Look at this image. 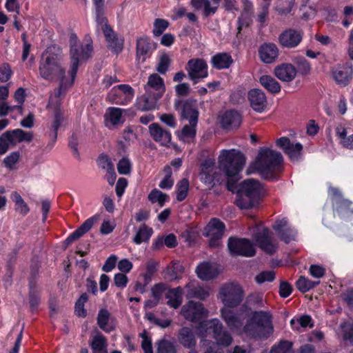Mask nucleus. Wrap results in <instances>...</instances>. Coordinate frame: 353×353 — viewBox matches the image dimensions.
Returning a JSON list of instances; mask_svg holds the SVG:
<instances>
[{"mask_svg": "<svg viewBox=\"0 0 353 353\" xmlns=\"http://www.w3.org/2000/svg\"><path fill=\"white\" fill-rule=\"evenodd\" d=\"M123 110L119 108H109L106 113L107 121L113 125L123 123Z\"/></svg>", "mask_w": 353, "mask_h": 353, "instance_id": "nucleus-42", "label": "nucleus"}, {"mask_svg": "<svg viewBox=\"0 0 353 353\" xmlns=\"http://www.w3.org/2000/svg\"><path fill=\"white\" fill-rule=\"evenodd\" d=\"M161 97V96L154 95V93L149 94L148 92L145 91V93L137 99V108L143 111L154 109Z\"/></svg>", "mask_w": 353, "mask_h": 353, "instance_id": "nucleus-30", "label": "nucleus"}, {"mask_svg": "<svg viewBox=\"0 0 353 353\" xmlns=\"http://www.w3.org/2000/svg\"><path fill=\"white\" fill-rule=\"evenodd\" d=\"M290 324L293 329L296 330H300L301 328H305L307 327H313L312 319L309 315L301 316L296 319H292L290 321Z\"/></svg>", "mask_w": 353, "mask_h": 353, "instance_id": "nucleus-45", "label": "nucleus"}, {"mask_svg": "<svg viewBox=\"0 0 353 353\" xmlns=\"http://www.w3.org/2000/svg\"><path fill=\"white\" fill-rule=\"evenodd\" d=\"M270 353H292V343L285 341L272 347Z\"/></svg>", "mask_w": 353, "mask_h": 353, "instance_id": "nucleus-54", "label": "nucleus"}, {"mask_svg": "<svg viewBox=\"0 0 353 353\" xmlns=\"http://www.w3.org/2000/svg\"><path fill=\"white\" fill-rule=\"evenodd\" d=\"M91 347L94 352L107 353V342L105 336L101 334H97L93 338Z\"/></svg>", "mask_w": 353, "mask_h": 353, "instance_id": "nucleus-46", "label": "nucleus"}, {"mask_svg": "<svg viewBox=\"0 0 353 353\" xmlns=\"http://www.w3.org/2000/svg\"><path fill=\"white\" fill-rule=\"evenodd\" d=\"M140 336L142 338L141 347L143 350V353H153L152 341L147 332L144 331L140 334Z\"/></svg>", "mask_w": 353, "mask_h": 353, "instance_id": "nucleus-59", "label": "nucleus"}, {"mask_svg": "<svg viewBox=\"0 0 353 353\" xmlns=\"http://www.w3.org/2000/svg\"><path fill=\"white\" fill-rule=\"evenodd\" d=\"M181 313L186 320L198 322L207 316L208 312L202 303L190 301L182 307Z\"/></svg>", "mask_w": 353, "mask_h": 353, "instance_id": "nucleus-12", "label": "nucleus"}, {"mask_svg": "<svg viewBox=\"0 0 353 353\" xmlns=\"http://www.w3.org/2000/svg\"><path fill=\"white\" fill-rule=\"evenodd\" d=\"M12 71L8 63H3L0 66V81L7 82L12 77Z\"/></svg>", "mask_w": 353, "mask_h": 353, "instance_id": "nucleus-61", "label": "nucleus"}, {"mask_svg": "<svg viewBox=\"0 0 353 353\" xmlns=\"http://www.w3.org/2000/svg\"><path fill=\"white\" fill-rule=\"evenodd\" d=\"M273 228L279 234L280 239L285 243H288L294 239L296 232L288 226L287 219L277 221Z\"/></svg>", "mask_w": 353, "mask_h": 353, "instance_id": "nucleus-25", "label": "nucleus"}, {"mask_svg": "<svg viewBox=\"0 0 353 353\" xmlns=\"http://www.w3.org/2000/svg\"><path fill=\"white\" fill-rule=\"evenodd\" d=\"M245 163L243 154L239 150H223L219 157V163L226 175L229 177H236L242 170Z\"/></svg>", "mask_w": 353, "mask_h": 353, "instance_id": "nucleus-6", "label": "nucleus"}, {"mask_svg": "<svg viewBox=\"0 0 353 353\" xmlns=\"http://www.w3.org/2000/svg\"><path fill=\"white\" fill-rule=\"evenodd\" d=\"M352 203L347 199H342L336 201V208L339 212H350L353 213Z\"/></svg>", "mask_w": 353, "mask_h": 353, "instance_id": "nucleus-62", "label": "nucleus"}, {"mask_svg": "<svg viewBox=\"0 0 353 353\" xmlns=\"http://www.w3.org/2000/svg\"><path fill=\"white\" fill-rule=\"evenodd\" d=\"M11 199L14 203V209L17 212L22 215H26L29 212L30 208L18 192H14L11 194Z\"/></svg>", "mask_w": 353, "mask_h": 353, "instance_id": "nucleus-41", "label": "nucleus"}, {"mask_svg": "<svg viewBox=\"0 0 353 353\" xmlns=\"http://www.w3.org/2000/svg\"><path fill=\"white\" fill-rule=\"evenodd\" d=\"M182 294L183 289L181 287L168 290L165 294L168 299L167 304L174 309L178 308L182 303Z\"/></svg>", "mask_w": 353, "mask_h": 353, "instance_id": "nucleus-35", "label": "nucleus"}, {"mask_svg": "<svg viewBox=\"0 0 353 353\" xmlns=\"http://www.w3.org/2000/svg\"><path fill=\"white\" fill-rule=\"evenodd\" d=\"M60 97L59 99L54 101L52 104L49 102V108L52 109L53 112V119L51 124V128L52 130V137H53L54 141L57 139V130L61 124L64 121V117L63 115L62 110L59 108Z\"/></svg>", "mask_w": 353, "mask_h": 353, "instance_id": "nucleus-24", "label": "nucleus"}, {"mask_svg": "<svg viewBox=\"0 0 353 353\" xmlns=\"http://www.w3.org/2000/svg\"><path fill=\"white\" fill-rule=\"evenodd\" d=\"M97 165L100 168L105 170L106 172L110 170V168H114L113 164L106 155H101L98 158Z\"/></svg>", "mask_w": 353, "mask_h": 353, "instance_id": "nucleus-63", "label": "nucleus"}, {"mask_svg": "<svg viewBox=\"0 0 353 353\" xmlns=\"http://www.w3.org/2000/svg\"><path fill=\"white\" fill-rule=\"evenodd\" d=\"M228 246L232 255L250 257L256 252L252 243L245 239L230 238Z\"/></svg>", "mask_w": 353, "mask_h": 353, "instance_id": "nucleus-10", "label": "nucleus"}, {"mask_svg": "<svg viewBox=\"0 0 353 353\" xmlns=\"http://www.w3.org/2000/svg\"><path fill=\"white\" fill-rule=\"evenodd\" d=\"M99 215H94L85 221L79 228H78L75 231H74L65 239V244L67 245L71 244L73 241L77 240L84 234L88 232L92 228L94 223L99 220Z\"/></svg>", "mask_w": 353, "mask_h": 353, "instance_id": "nucleus-26", "label": "nucleus"}, {"mask_svg": "<svg viewBox=\"0 0 353 353\" xmlns=\"http://www.w3.org/2000/svg\"><path fill=\"white\" fill-rule=\"evenodd\" d=\"M168 196L161 191L154 189L148 195V199L152 203H158L160 206H163L168 201Z\"/></svg>", "mask_w": 353, "mask_h": 353, "instance_id": "nucleus-49", "label": "nucleus"}, {"mask_svg": "<svg viewBox=\"0 0 353 353\" xmlns=\"http://www.w3.org/2000/svg\"><path fill=\"white\" fill-rule=\"evenodd\" d=\"M208 69L206 61L199 58L190 59L185 66L188 77L194 84L208 77Z\"/></svg>", "mask_w": 353, "mask_h": 353, "instance_id": "nucleus-9", "label": "nucleus"}, {"mask_svg": "<svg viewBox=\"0 0 353 353\" xmlns=\"http://www.w3.org/2000/svg\"><path fill=\"white\" fill-rule=\"evenodd\" d=\"M276 144L283 150L292 161L297 162L301 159L303 150L301 143H293L288 137H282L276 141Z\"/></svg>", "mask_w": 353, "mask_h": 353, "instance_id": "nucleus-15", "label": "nucleus"}, {"mask_svg": "<svg viewBox=\"0 0 353 353\" xmlns=\"http://www.w3.org/2000/svg\"><path fill=\"white\" fill-rule=\"evenodd\" d=\"M170 63L171 59L169 54L165 52H162L159 55L156 70L159 73L164 74L168 70Z\"/></svg>", "mask_w": 353, "mask_h": 353, "instance_id": "nucleus-43", "label": "nucleus"}, {"mask_svg": "<svg viewBox=\"0 0 353 353\" xmlns=\"http://www.w3.org/2000/svg\"><path fill=\"white\" fill-rule=\"evenodd\" d=\"M257 245L268 254H272L277 248L273 239V234L268 228H263L255 236Z\"/></svg>", "mask_w": 353, "mask_h": 353, "instance_id": "nucleus-17", "label": "nucleus"}, {"mask_svg": "<svg viewBox=\"0 0 353 353\" xmlns=\"http://www.w3.org/2000/svg\"><path fill=\"white\" fill-rule=\"evenodd\" d=\"M188 299L205 300L209 296V288L200 286L196 281H190L185 285Z\"/></svg>", "mask_w": 353, "mask_h": 353, "instance_id": "nucleus-27", "label": "nucleus"}, {"mask_svg": "<svg viewBox=\"0 0 353 353\" xmlns=\"http://www.w3.org/2000/svg\"><path fill=\"white\" fill-rule=\"evenodd\" d=\"M9 138L10 143L12 146L16 145L21 142H30L33 139V134L32 132H26L21 129H16L12 131H8L6 132Z\"/></svg>", "mask_w": 353, "mask_h": 353, "instance_id": "nucleus-33", "label": "nucleus"}, {"mask_svg": "<svg viewBox=\"0 0 353 353\" xmlns=\"http://www.w3.org/2000/svg\"><path fill=\"white\" fill-rule=\"evenodd\" d=\"M178 341L183 346L188 348L194 347L196 343L192 329L187 327H183L179 330Z\"/></svg>", "mask_w": 353, "mask_h": 353, "instance_id": "nucleus-36", "label": "nucleus"}, {"mask_svg": "<svg viewBox=\"0 0 353 353\" xmlns=\"http://www.w3.org/2000/svg\"><path fill=\"white\" fill-rule=\"evenodd\" d=\"M97 324L105 332H110L115 328L110 317V313L106 309L99 310L97 316Z\"/></svg>", "mask_w": 353, "mask_h": 353, "instance_id": "nucleus-37", "label": "nucleus"}, {"mask_svg": "<svg viewBox=\"0 0 353 353\" xmlns=\"http://www.w3.org/2000/svg\"><path fill=\"white\" fill-rule=\"evenodd\" d=\"M319 284V281H312L305 276H301L296 282L297 289L301 292H306Z\"/></svg>", "mask_w": 353, "mask_h": 353, "instance_id": "nucleus-47", "label": "nucleus"}, {"mask_svg": "<svg viewBox=\"0 0 353 353\" xmlns=\"http://www.w3.org/2000/svg\"><path fill=\"white\" fill-rule=\"evenodd\" d=\"M214 161L210 159L205 160L201 166V180L207 185H211L214 181Z\"/></svg>", "mask_w": 353, "mask_h": 353, "instance_id": "nucleus-31", "label": "nucleus"}, {"mask_svg": "<svg viewBox=\"0 0 353 353\" xmlns=\"http://www.w3.org/2000/svg\"><path fill=\"white\" fill-rule=\"evenodd\" d=\"M232 62V57L228 53H219L212 58L213 67L219 70L228 68Z\"/></svg>", "mask_w": 353, "mask_h": 353, "instance_id": "nucleus-38", "label": "nucleus"}, {"mask_svg": "<svg viewBox=\"0 0 353 353\" xmlns=\"http://www.w3.org/2000/svg\"><path fill=\"white\" fill-rule=\"evenodd\" d=\"M170 23L164 19L157 18L153 23L152 33L154 37H159L168 28Z\"/></svg>", "mask_w": 353, "mask_h": 353, "instance_id": "nucleus-50", "label": "nucleus"}, {"mask_svg": "<svg viewBox=\"0 0 353 353\" xmlns=\"http://www.w3.org/2000/svg\"><path fill=\"white\" fill-rule=\"evenodd\" d=\"M152 233L153 230L143 224L137 230L136 234L133 238V242L137 245H139L144 242H148L150 240Z\"/></svg>", "mask_w": 353, "mask_h": 353, "instance_id": "nucleus-39", "label": "nucleus"}, {"mask_svg": "<svg viewBox=\"0 0 353 353\" xmlns=\"http://www.w3.org/2000/svg\"><path fill=\"white\" fill-rule=\"evenodd\" d=\"M134 95L133 88L125 84L114 87L108 93L107 98L113 103L125 105L130 103Z\"/></svg>", "mask_w": 353, "mask_h": 353, "instance_id": "nucleus-11", "label": "nucleus"}, {"mask_svg": "<svg viewBox=\"0 0 353 353\" xmlns=\"http://www.w3.org/2000/svg\"><path fill=\"white\" fill-rule=\"evenodd\" d=\"M92 40L90 38H85L83 43L78 41L77 37L72 34L70 38L71 65L68 72L70 80L61 81V86L65 85H72L79 65L81 62L87 60L90 57L92 52Z\"/></svg>", "mask_w": 353, "mask_h": 353, "instance_id": "nucleus-4", "label": "nucleus"}, {"mask_svg": "<svg viewBox=\"0 0 353 353\" xmlns=\"http://www.w3.org/2000/svg\"><path fill=\"white\" fill-rule=\"evenodd\" d=\"M275 76L282 81L290 82L296 75V69L290 63H283L274 69Z\"/></svg>", "mask_w": 353, "mask_h": 353, "instance_id": "nucleus-28", "label": "nucleus"}, {"mask_svg": "<svg viewBox=\"0 0 353 353\" xmlns=\"http://www.w3.org/2000/svg\"><path fill=\"white\" fill-rule=\"evenodd\" d=\"M164 170L166 174L159 185L162 189H170L174 184V181L171 177V168L170 166H166Z\"/></svg>", "mask_w": 353, "mask_h": 353, "instance_id": "nucleus-55", "label": "nucleus"}, {"mask_svg": "<svg viewBox=\"0 0 353 353\" xmlns=\"http://www.w3.org/2000/svg\"><path fill=\"white\" fill-rule=\"evenodd\" d=\"M241 122L240 114L235 110H228L220 118V123L224 128L238 127Z\"/></svg>", "mask_w": 353, "mask_h": 353, "instance_id": "nucleus-32", "label": "nucleus"}, {"mask_svg": "<svg viewBox=\"0 0 353 353\" xmlns=\"http://www.w3.org/2000/svg\"><path fill=\"white\" fill-rule=\"evenodd\" d=\"M199 112L196 110V101H187L183 105L181 117L188 120L189 124L185 125L178 134L179 138L185 141H192L196 135V127L198 122Z\"/></svg>", "mask_w": 353, "mask_h": 353, "instance_id": "nucleus-7", "label": "nucleus"}, {"mask_svg": "<svg viewBox=\"0 0 353 353\" xmlns=\"http://www.w3.org/2000/svg\"><path fill=\"white\" fill-rule=\"evenodd\" d=\"M279 50L276 44L272 43H264L259 48L260 59L265 63H274L278 58Z\"/></svg>", "mask_w": 353, "mask_h": 353, "instance_id": "nucleus-22", "label": "nucleus"}, {"mask_svg": "<svg viewBox=\"0 0 353 353\" xmlns=\"http://www.w3.org/2000/svg\"><path fill=\"white\" fill-rule=\"evenodd\" d=\"M303 36V31L288 28L280 34L278 38L279 43L283 48H294L301 42Z\"/></svg>", "mask_w": 353, "mask_h": 353, "instance_id": "nucleus-16", "label": "nucleus"}, {"mask_svg": "<svg viewBox=\"0 0 353 353\" xmlns=\"http://www.w3.org/2000/svg\"><path fill=\"white\" fill-rule=\"evenodd\" d=\"M104 36L108 42V47L114 52L119 53L123 48V39L118 37L112 30H106Z\"/></svg>", "mask_w": 353, "mask_h": 353, "instance_id": "nucleus-34", "label": "nucleus"}, {"mask_svg": "<svg viewBox=\"0 0 353 353\" xmlns=\"http://www.w3.org/2000/svg\"><path fill=\"white\" fill-rule=\"evenodd\" d=\"M221 316L232 332L256 339H267L273 332L271 315L268 312L256 311L243 326V319L228 309L221 310Z\"/></svg>", "mask_w": 353, "mask_h": 353, "instance_id": "nucleus-1", "label": "nucleus"}, {"mask_svg": "<svg viewBox=\"0 0 353 353\" xmlns=\"http://www.w3.org/2000/svg\"><path fill=\"white\" fill-rule=\"evenodd\" d=\"M8 134L5 132L0 137V155L5 154L10 147H12Z\"/></svg>", "mask_w": 353, "mask_h": 353, "instance_id": "nucleus-64", "label": "nucleus"}, {"mask_svg": "<svg viewBox=\"0 0 353 353\" xmlns=\"http://www.w3.org/2000/svg\"><path fill=\"white\" fill-rule=\"evenodd\" d=\"M294 62L296 64L299 72L303 74H308L311 70L310 63L304 57H296Z\"/></svg>", "mask_w": 353, "mask_h": 353, "instance_id": "nucleus-53", "label": "nucleus"}, {"mask_svg": "<svg viewBox=\"0 0 353 353\" xmlns=\"http://www.w3.org/2000/svg\"><path fill=\"white\" fill-rule=\"evenodd\" d=\"M283 161L280 152L268 148H261L255 161L249 166L248 173L257 172L265 179H274L281 171Z\"/></svg>", "mask_w": 353, "mask_h": 353, "instance_id": "nucleus-2", "label": "nucleus"}, {"mask_svg": "<svg viewBox=\"0 0 353 353\" xmlns=\"http://www.w3.org/2000/svg\"><path fill=\"white\" fill-rule=\"evenodd\" d=\"M261 84L272 93H278L281 90L280 84L272 77L263 75L259 80Z\"/></svg>", "mask_w": 353, "mask_h": 353, "instance_id": "nucleus-40", "label": "nucleus"}, {"mask_svg": "<svg viewBox=\"0 0 353 353\" xmlns=\"http://www.w3.org/2000/svg\"><path fill=\"white\" fill-rule=\"evenodd\" d=\"M156 49V44L147 37H141L137 40V58L144 61Z\"/></svg>", "mask_w": 353, "mask_h": 353, "instance_id": "nucleus-21", "label": "nucleus"}, {"mask_svg": "<svg viewBox=\"0 0 353 353\" xmlns=\"http://www.w3.org/2000/svg\"><path fill=\"white\" fill-rule=\"evenodd\" d=\"M244 291L242 287L236 283H228L219 290V299L227 307H235L243 301Z\"/></svg>", "mask_w": 353, "mask_h": 353, "instance_id": "nucleus-8", "label": "nucleus"}, {"mask_svg": "<svg viewBox=\"0 0 353 353\" xmlns=\"http://www.w3.org/2000/svg\"><path fill=\"white\" fill-rule=\"evenodd\" d=\"M201 327H206L209 332H212L218 344L227 347L232 343L231 335L227 331L223 330V326L218 319H212L201 324Z\"/></svg>", "mask_w": 353, "mask_h": 353, "instance_id": "nucleus-13", "label": "nucleus"}, {"mask_svg": "<svg viewBox=\"0 0 353 353\" xmlns=\"http://www.w3.org/2000/svg\"><path fill=\"white\" fill-rule=\"evenodd\" d=\"M269 7L270 3L268 2H265L260 6L259 11L257 14V21L261 24H263L267 21L269 14Z\"/></svg>", "mask_w": 353, "mask_h": 353, "instance_id": "nucleus-57", "label": "nucleus"}, {"mask_svg": "<svg viewBox=\"0 0 353 353\" xmlns=\"http://www.w3.org/2000/svg\"><path fill=\"white\" fill-rule=\"evenodd\" d=\"M157 353H176V351L172 343L163 339L157 343Z\"/></svg>", "mask_w": 353, "mask_h": 353, "instance_id": "nucleus-52", "label": "nucleus"}, {"mask_svg": "<svg viewBox=\"0 0 353 353\" xmlns=\"http://www.w3.org/2000/svg\"><path fill=\"white\" fill-rule=\"evenodd\" d=\"M275 274L273 271L262 272L255 277V281L257 283L261 284L264 282H270L274 279Z\"/></svg>", "mask_w": 353, "mask_h": 353, "instance_id": "nucleus-60", "label": "nucleus"}, {"mask_svg": "<svg viewBox=\"0 0 353 353\" xmlns=\"http://www.w3.org/2000/svg\"><path fill=\"white\" fill-rule=\"evenodd\" d=\"M225 231V225L217 219H212L205 228L204 235L210 238V246L216 247L220 244Z\"/></svg>", "mask_w": 353, "mask_h": 353, "instance_id": "nucleus-14", "label": "nucleus"}, {"mask_svg": "<svg viewBox=\"0 0 353 353\" xmlns=\"http://www.w3.org/2000/svg\"><path fill=\"white\" fill-rule=\"evenodd\" d=\"M167 292L166 285L163 283H158L154 285L151 289L152 298L159 301L161 299L163 295Z\"/></svg>", "mask_w": 353, "mask_h": 353, "instance_id": "nucleus-56", "label": "nucleus"}, {"mask_svg": "<svg viewBox=\"0 0 353 353\" xmlns=\"http://www.w3.org/2000/svg\"><path fill=\"white\" fill-rule=\"evenodd\" d=\"M145 91L149 94L162 97L165 91L163 79L157 73H153L148 77V82L144 86Z\"/></svg>", "mask_w": 353, "mask_h": 353, "instance_id": "nucleus-20", "label": "nucleus"}, {"mask_svg": "<svg viewBox=\"0 0 353 353\" xmlns=\"http://www.w3.org/2000/svg\"><path fill=\"white\" fill-rule=\"evenodd\" d=\"M149 132L154 141L162 145H168L171 141V133L163 129L158 123L150 124L149 125Z\"/></svg>", "mask_w": 353, "mask_h": 353, "instance_id": "nucleus-23", "label": "nucleus"}, {"mask_svg": "<svg viewBox=\"0 0 353 353\" xmlns=\"http://www.w3.org/2000/svg\"><path fill=\"white\" fill-rule=\"evenodd\" d=\"M96 10L98 28L101 29L103 34H105L106 30H112L108 25L107 19L103 15V8H96Z\"/></svg>", "mask_w": 353, "mask_h": 353, "instance_id": "nucleus-51", "label": "nucleus"}, {"mask_svg": "<svg viewBox=\"0 0 353 353\" xmlns=\"http://www.w3.org/2000/svg\"><path fill=\"white\" fill-rule=\"evenodd\" d=\"M189 190V181L187 179H181L176 184V199L179 201H183L188 192Z\"/></svg>", "mask_w": 353, "mask_h": 353, "instance_id": "nucleus-48", "label": "nucleus"}, {"mask_svg": "<svg viewBox=\"0 0 353 353\" xmlns=\"http://www.w3.org/2000/svg\"><path fill=\"white\" fill-rule=\"evenodd\" d=\"M40 76L48 81H54L59 79L60 81L59 88L54 92L53 96L50 99V104H52L54 100L59 99L61 95L64 94L68 88L71 85H65L61 86V81H69L70 77L68 78L65 75V70L61 65L60 59L54 54L46 52L43 54L39 65Z\"/></svg>", "mask_w": 353, "mask_h": 353, "instance_id": "nucleus-3", "label": "nucleus"}, {"mask_svg": "<svg viewBox=\"0 0 353 353\" xmlns=\"http://www.w3.org/2000/svg\"><path fill=\"white\" fill-rule=\"evenodd\" d=\"M131 163L129 159L123 158L117 164V170L120 174L127 175L131 171Z\"/></svg>", "mask_w": 353, "mask_h": 353, "instance_id": "nucleus-58", "label": "nucleus"}, {"mask_svg": "<svg viewBox=\"0 0 353 353\" xmlns=\"http://www.w3.org/2000/svg\"><path fill=\"white\" fill-rule=\"evenodd\" d=\"M293 6V0L281 1L275 7L274 10L278 16L284 17L291 12Z\"/></svg>", "mask_w": 353, "mask_h": 353, "instance_id": "nucleus-44", "label": "nucleus"}, {"mask_svg": "<svg viewBox=\"0 0 353 353\" xmlns=\"http://www.w3.org/2000/svg\"><path fill=\"white\" fill-rule=\"evenodd\" d=\"M263 193V185L259 181L253 179L245 180L240 184L236 205L241 209L252 208Z\"/></svg>", "mask_w": 353, "mask_h": 353, "instance_id": "nucleus-5", "label": "nucleus"}, {"mask_svg": "<svg viewBox=\"0 0 353 353\" xmlns=\"http://www.w3.org/2000/svg\"><path fill=\"white\" fill-rule=\"evenodd\" d=\"M248 100L252 108L258 112H263L268 101L265 93L259 89H252L248 92Z\"/></svg>", "mask_w": 353, "mask_h": 353, "instance_id": "nucleus-19", "label": "nucleus"}, {"mask_svg": "<svg viewBox=\"0 0 353 353\" xmlns=\"http://www.w3.org/2000/svg\"><path fill=\"white\" fill-rule=\"evenodd\" d=\"M198 277L204 281L214 279L219 274V270L215 264L202 263L196 269Z\"/></svg>", "mask_w": 353, "mask_h": 353, "instance_id": "nucleus-29", "label": "nucleus"}, {"mask_svg": "<svg viewBox=\"0 0 353 353\" xmlns=\"http://www.w3.org/2000/svg\"><path fill=\"white\" fill-rule=\"evenodd\" d=\"M331 73L335 82L339 85L345 87L352 78L353 69L348 64L337 65L332 68Z\"/></svg>", "mask_w": 353, "mask_h": 353, "instance_id": "nucleus-18", "label": "nucleus"}]
</instances>
